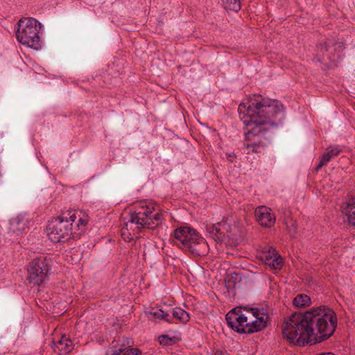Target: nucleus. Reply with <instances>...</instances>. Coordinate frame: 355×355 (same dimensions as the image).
<instances>
[{
  "label": "nucleus",
  "instance_id": "nucleus-5",
  "mask_svg": "<svg viewBox=\"0 0 355 355\" xmlns=\"http://www.w3.org/2000/svg\"><path fill=\"white\" fill-rule=\"evenodd\" d=\"M173 242L178 248L188 251L195 256H204L208 252L206 241L189 227H181L175 230Z\"/></svg>",
  "mask_w": 355,
  "mask_h": 355
},
{
  "label": "nucleus",
  "instance_id": "nucleus-26",
  "mask_svg": "<svg viewBox=\"0 0 355 355\" xmlns=\"http://www.w3.org/2000/svg\"><path fill=\"white\" fill-rule=\"evenodd\" d=\"M236 282V277L234 279V277H228L225 280V284L228 290L232 289L234 287Z\"/></svg>",
  "mask_w": 355,
  "mask_h": 355
},
{
  "label": "nucleus",
  "instance_id": "nucleus-3",
  "mask_svg": "<svg viewBox=\"0 0 355 355\" xmlns=\"http://www.w3.org/2000/svg\"><path fill=\"white\" fill-rule=\"evenodd\" d=\"M225 320L230 328L239 334H252L267 327L269 315L260 307L235 308L226 314Z\"/></svg>",
  "mask_w": 355,
  "mask_h": 355
},
{
  "label": "nucleus",
  "instance_id": "nucleus-19",
  "mask_svg": "<svg viewBox=\"0 0 355 355\" xmlns=\"http://www.w3.org/2000/svg\"><path fill=\"white\" fill-rule=\"evenodd\" d=\"M172 314L173 318L178 319L182 323H187L190 319L189 314L180 307L174 308Z\"/></svg>",
  "mask_w": 355,
  "mask_h": 355
},
{
  "label": "nucleus",
  "instance_id": "nucleus-24",
  "mask_svg": "<svg viewBox=\"0 0 355 355\" xmlns=\"http://www.w3.org/2000/svg\"><path fill=\"white\" fill-rule=\"evenodd\" d=\"M122 355H139L141 354V351L137 348L125 347L122 348Z\"/></svg>",
  "mask_w": 355,
  "mask_h": 355
},
{
  "label": "nucleus",
  "instance_id": "nucleus-14",
  "mask_svg": "<svg viewBox=\"0 0 355 355\" xmlns=\"http://www.w3.org/2000/svg\"><path fill=\"white\" fill-rule=\"evenodd\" d=\"M225 223H218L207 226V231L215 241H221L225 236Z\"/></svg>",
  "mask_w": 355,
  "mask_h": 355
},
{
  "label": "nucleus",
  "instance_id": "nucleus-22",
  "mask_svg": "<svg viewBox=\"0 0 355 355\" xmlns=\"http://www.w3.org/2000/svg\"><path fill=\"white\" fill-rule=\"evenodd\" d=\"M285 224L286 225L288 233L293 236L295 235L297 233V224L295 221L293 219H287Z\"/></svg>",
  "mask_w": 355,
  "mask_h": 355
},
{
  "label": "nucleus",
  "instance_id": "nucleus-1",
  "mask_svg": "<svg viewBox=\"0 0 355 355\" xmlns=\"http://www.w3.org/2000/svg\"><path fill=\"white\" fill-rule=\"evenodd\" d=\"M241 119L246 125L243 148L247 154H260L264 145L262 139L270 128L277 126L284 117L283 104L277 100L254 94L239 105Z\"/></svg>",
  "mask_w": 355,
  "mask_h": 355
},
{
  "label": "nucleus",
  "instance_id": "nucleus-15",
  "mask_svg": "<svg viewBox=\"0 0 355 355\" xmlns=\"http://www.w3.org/2000/svg\"><path fill=\"white\" fill-rule=\"evenodd\" d=\"M293 304L297 308H304L311 304V300L306 294H297L293 300Z\"/></svg>",
  "mask_w": 355,
  "mask_h": 355
},
{
  "label": "nucleus",
  "instance_id": "nucleus-16",
  "mask_svg": "<svg viewBox=\"0 0 355 355\" xmlns=\"http://www.w3.org/2000/svg\"><path fill=\"white\" fill-rule=\"evenodd\" d=\"M148 317L153 320H164L166 322H171L168 319V314L162 309H154L149 311L147 313Z\"/></svg>",
  "mask_w": 355,
  "mask_h": 355
},
{
  "label": "nucleus",
  "instance_id": "nucleus-6",
  "mask_svg": "<svg viewBox=\"0 0 355 355\" xmlns=\"http://www.w3.org/2000/svg\"><path fill=\"white\" fill-rule=\"evenodd\" d=\"M77 219L76 213L69 211L67 216H60L53 219L46 227L49 239L53 243L68 240L72 233L73 223Z\"/></svg>",
  "mask_w": 355,
  "mask_h": 355
},
{
  "label": "nucleus",
  "instance_id": "nucleus-17",
  "mask_svg": "<svg viewBox=\"0 0 355 355\" xmlns=\"http://www.w3.org/2000/svg\"><path fill=\"white\" fill-rule=\"evenodd\" d=\"M11 230L14 232H21L27 226L26 221L20 216L13 218L10 221Z\"/></svg>",
  "mask_w": 355,
  "mask_h": 355
},
{
  "label": "nucleus",
  "instance_id": "nucleus-4",
  "mask_svg": "<svg viewBox=\"0 0 355 355\" xmlns=\"http://www.w3.org/2000/svg\"><path fill=\"white\" fill-rule=\"evenodd\" d=\"M155 208L152 205L142 204L135 207L130 219L121 228L123 239L125 241H130L141 229H154L160 225L163 220L162 214H153Z\"/></svg>",
  "mask_w": 355,
  "mask_h": 355
},
{
  "label": "nucleus",
  "instance_id": "nucleus-18",
  "mask_svg": "<svg viewBox=\"0 0 355 355\" xmlns=\"http://www.w3.org/2000/svg\"><path fill=\"white\" fill-rule=\"evenodd\" d=\"M278 254L275 248L271 246H266L263 248L260 258L266 264L267 262L271 261L275 256Z\"/></svg>",
  "mask_w": 355,
  "mask_h": 355
},
{
  "label": "nucleus",
  "instance_id": "nucleus-27",
  "mask_svg": "<svg viewBox=\"0 0 355 355\" xmlns=\"http://www.w3.org/2000/svg\"><path fill=\"white\" fill-rule=\"evenodd\" d=\"M122 348L117 349L116 347L110 348L106 352V355H122Z\"/></svg>",
  "mask_w": 355,
  "mask_h": 355
},
{
  "label": "nucleus",
  "instance_id": "nucleus-9",
  "mask_svg": "<svg viewBox=\"0 0 355 355\" xmlns=\"http://www.w3.org/2000/svg\"><path fill=\"white\" fill-rule=\"evenodd\" d=\"M344 49L343 42H334L333 39L329 38L317 45L316 56L321 62L329 61L334 64L341 58Z\"/></svg>",
  "mask_w": 355,
  "mask_h": 355
},
{
  "label": "nucleus",
  "instance_id": "nucleus-28",
  "mask_svg": "<svg viewBox=\"0 0 355 355\" xmlns=\"http://www.w3.org/2000/svg\"><path fill=\"white\" fill-rule=\"evenodd\" d=\"M80 235H73V237L79 236Z\"/></svg>",
  "mask_w": 355,
  "mask_h": 355
},
{
  "label": "nucleus",
  "instance_id": "nucleus-23",
  "mask_svg": "<svg viewBox=\"0 0 355 355\" xmlns=\"http://www.w3.org/2000/svg\"><path fill=\"white\" fill-rule=\"evenodd\" d=\"M76 213L77 218L78 217V222L76 223L77 227L80 230V232H84L85 230V226L88 222L87 218L86 216L81 217L80 214Z\"/></svg>",
  "mask_w": 355,
  "mask_h": 355
},
{
  "label": "nucleus",
  "instance_id": "nucleus-12",
  "mask_svg": "<svg viewBox=\"0 0 355 355\" xmlns=\"http://www.w3.org/2000/svg\"><path fill=\"white\" fill-rule=\"evenodd\" d=\"M73 349L72 341L65 336L54 343L53 350L60 355H66Z\"/></svg>",
  "mask_w": 355,
  "mask_h": 355
},
{
  "label": "nucleus",
  "instance_id": "nucleus-11",
  "mask_svg": "<svg viewBox=\"0 0 355 355\" xmlns=\"http://www.w3.org/2000/svg\"><path fill=\"white\" fill-rule=\"evenodd\" d=\"M343 213L350 225L355 226V196H349L342 205Z\"/></svg>",
  "mask_w": 355,
  "mask_h": 355
},
{
  "label": "nucleus",
  "instance_id": "nucleus-25",
  "mask_svg": "<svg viewBox=\"0 0 355 355\" xmlns=\"http://www.w3.org/2000/svg\"><path fill=\"white\" fill-rule=\"evenodd\" d=\"M159 343L162 345H171L175 343L174 339L167 335H162L159 338Z\"/></svg>",
  "mask_w": 355,
  "mask_h": 355
},
{
  "label": "nucleus",
  "instance_id": "nucleus-8",
  "mask_svg": "<svg viewBox=\"0 0 355 355\" xmlns=\"http://www.w3.org/2000/svg\"><path fill=\"white\" fill-rule=\"evenodd\" d=\"M51 262V259L44 256L33 259L28 268L29 282L37 286L45 283L49 278Z\"/></svg>",
  "mask_w": 355,
  "mask_h": 355
},
{
  "label": "nucleus",
  "instance_id": "nucleus-13",
  "mask_svg": "<svg viewBox=\"0 0 355 355\" xmlns=\"http://www.w3.org/2000/svg\"><path fill=\"white\" fill-rule=\"evenodd\" d=\"M341 152V149L338 146H329L326 149V152L320 157V160L318 166L315 167V170L318 171L322 168V167L326 165L331 159L339 155Z\"/></svg>",
  "mask_w": 355,
  "mask_h": 355
},
{
  "label": "nucleus",
  "instance_id": "nucleus-21",
  "mask_svg": "<svg viewBox=\"0 0 355 355\" xmlns=\"http://www.w3.org/2000/svg\"><path fill=\"white\" fill-rule=\"evenodd\" d=\"M266 265L274 270H279L283 266V259L280 255L277 254L271 261L267 262Z\"/></svg>",
  "mask_w": 355,
  "mask_h": 355
},
{
  "label": "nucleus",
  "instance_id": "nucleus-2",
  "mask_svg": "<svg viewBox=\"0 0 355 355\" xmlns=\"http://www.w3.org/2000/svg\"><path fill=\"white\" fill-rule=\"evenodd\" d=\"M337 326L334 311L321 306L304 313H294L284 320L282 334L291 343L300 346L313 345L329 338Z\"/></svg>",
  "mask_w": 355,
  "mask_h": 355
},
{
  "label": "nucleus",
  "instance_id": "nucleus-20",
  "mask_svg": "<svg viewBox=\"0 0 355 355\" xmlns=\"http://www.w3.org/2000/svg\"><path fill=\"white\" fill-rule=\"evenodd\" d=\"M224 6L227 10L237 12L241 10V2L240 0H224Z\"/></svg>",
  "mask_w": 355,
  "mask_h": 355
},
{
  "label": "nucleus",
  "instance_id": "nucleus-10",
  "mask_svg": "<svg viewBox=\"0 0 355 355\" xmlns=\"http://www.w3.org/2000/svg\"><path fill=\"white\" fill-rule=\"evenodd\" d=\"M255 216L258 223L263 227H270L276 220V218L271 212V209L264 207L260 206L255 209Z\"/></svg>",
  "mask_w": 355,
  "mask_h": 355
},
{
  "label": "nucleus",
  "instance_id": "nucleus-7",
  "mask_svg": "<svg viewBox=\"0 0 355 355\" xmlns=\"http://www.w3.org/2000/svg\"><path fill=\"white\" fill-rule=\"evenodd\" d=\"M41 24L34 18H23L18 22L16 37L19 42L35 50L42 48L40 31Z\"/></svg>",
  "mask_w": 355,
  "mask_h": 355
}]
</instances>
